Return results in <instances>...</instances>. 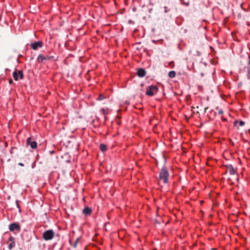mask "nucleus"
Segmentation results:
<instances>
[{
    "instance_id": "obj_1",
    "label": "nucleus",
    "mask_w": 250,
    "mask_h": 250,
    "mask_svg": "<svg viewBox=\"0 0 250 250\" xmlns=\"http://www.w3.org/2000/svg\"><path fill=\"white\" fill-rule=\"evenodd\" d=\"M55 236V232L52 229L45 231L42 234V237L46 241L52 239Z\"/></svg>"
},
{
    "instance_id": "obj_2",
    "label": "nucleus",
    "mask_w": 250,
    "mask_h": 250,
    "mask_svg": "<svg viewBox=\"0 0 250 250\" xmlns=\"http://www.w3.org/2000/svg\"><path fill=\"white\" fill-rule=\"evenodd\" d=\"M158 91V87L157 86L151 85L149 86L146 92V94L148 96H153Z\"/></svg>"
},
{
    "instance_id": "obj_3",
    "label": "nucleus",
    "mask_w": 250,
    "mask_h": 250,
    "mask_svg": "<svg viewBox=\"0 0 250 250\" xmlns=\"http://www.w3.org/2000/svg\"><path fill=\"white\" fill-rule=\"evenodd\" d=\"M13 77L15 81H18L19 80V77L21 79H22L23 78V74L21 70H19L18 71H15L13 73Z\"/></svg>"
},
{
    "instance_id": "obj_4",
    "label": "nucleus",
    "mask_w": 250,
    "mask_h": 250,
    "mask_svg": "<svg viewBox=\"0 0 250 250\" xmlns=\"http://www.w3.org/2000/svg\"><path fill=\"white\" fill-rule=\"evenodd\" d=\"M26 145L30 146L32 149H35L37 147V144L36 142L33 140L32 138L29 137L26 140Z\"/></svg>"
},
{
    "instance_id": "obj_5",
    "label": "nucleus",
    "mask_w": 250,
    "mask_h": 250,
    "mask_svg": "<svg viewBox=\"0 0 250 250\" xmlns=\"http://www.w3.org/2000/svg\"><path fill=\"white\" fill-rule=\"evenodd\" d=\"M168 173H160L159 179L163 180L164 183H167L168 181Z\"/></svg>"
},
{
    "instance_id": "obj_6",
    "label": "nucleus",
    "mask_w": 250,
    "mask_h": 250,
    "mask_svg": "<svg viewBox=\"0 0 250 250\" xmlns=\"http://www.w3.org/2000/svg\"><path fill=\"white\" fill-rule=\"evenodd\" d=\"M9 229L11 231H13L14 230H17L19 231L20 230V226L18 224L14 223L11 224L9 226Z\"/></svg>"
},
{
    "instance_id": "obj_7",
    "label": "nucleus",
    "mask_w": 250,
    "mask_h": 250,
    "mask_svg": "<svg viewBox=\"0 0 250 250\" xmlns=\"http://www.w3.org/2000/svg\"><path fill=\"white\" fill-rule=\"evenodd\" d=\"M30 45L33 49L36 50L38 48L42 47V41L36 42L31 44Z\"/></svg>"
},
{
    "instance_id": "obj_8",
    "label": "nucleus",
    "mask_w": 250,
    "mask_h": 250,
    "mask_svg": "<svg viewBox=\"0 0 250 250\" xmlns=\"http://www.w3.org/2000/svg\"><path fill=\"white\" fill-rule=\"evenodd\" d=\"M146 74V71L143 68H140L138 70L137 75L140 77H143Z\"/></svg>"
},
{
    "instance_id": "obj_9",
    "label": "nucleus",
    "mask_w": 250,
    "mask_h": 250,
    "mask_svg": "<svg viewBox=\"0 0 250 250\" xmlns=\"http://www.w3.org/2000/svg\"><path fill=\"white\" fill-rule=\"evenodd\" d=\"M91 208L88 207H85L83 210V213L85 215H90L91 213Z\"/></svg>"
},
{
    "instance_id": "obj_10",
    "label": "nucleus",
    "mask_w": 250,
    "mask_h": 250,
    "mask_svg": "<svg viewBox=\"0 0 250 250\" xmlns=\"http://www.w3.org/2000/svg\"><path fill=\"white\" fill-rule=\"evenodd\" d=\"M46 59V57L44 56L43 55L41 54H39L37 58V61L39 62H43V61L45 60Z\"/></svg>"
},
{
    "instance_id": "obj_11",
    "label": "nucleus",
    "mask_w": 250,
    "mask_h": 250,
    "mask_svg": "<svg viewBox=\"0 0 250 250\" xmlns=\"http://www.w3.org/2000/svg\"><path fill=\"white\" fill-rule=\"evenodd\" d=\"M247 76L249 80H250V55L249 56V61L247 67Z\"/></svg>"
},
{
    "instance_id": "obj_12",
    "label": "nucleus",
    "mask_w": 250,
    "mask_h": 250,
    "mask_svg": "<svg viewBox=\"0 0 250 250\" xmlns=\"http://www.w3.org/2000/svg\"><path fill=\"white\" fill-rule=\"evenodd\" d=\"M226 167V172H235V170H234L233 167L231 165H227Z\"/></svg>"
},
{
    "instance_id": "obj_13",
    "label": "nucleus",
    "mask_w": 250,
    "mask_h": 250,
    "mask_svg": "<svg viewBox=\"0 0 250 250\" xmlns=\"http://www.w3.org/2000/svg\"><path fill=\"white\" fill-rule=\"evenodd\" d=\"M100 148L101 150L103 152H104L107 149V146L105 145L104 144H101L100 145Z\"/></svg>"
},
{
    "instance_id": "obj_14",
    "label": "nucleus",
    "mask_w": 250,
    "mask_h": 250,
    "mask_svg": "<svg viewBox=\"0 0 250 250\" xmlns=\"http://www.w3.org/2000/svg\"><path fill=\"white\" fill-rule=\"evenodd\" d=\"M175 76L176 73L174 71H171L168 73V76L171 78H174Z\"/></svg>"
},
{
    "instance_id": "obj_15",
    "label": "nucleus",
    "mask_w": 250,
    "mask_h": 250,
    "mask_svg": "<svg viewBox=\"0 0 250 250\" xmlns=\"http://www.w3.org/2000/svg\"><path fill=\"white\" fill-rule=\"evenodd\" d=\"M239 123V125L240 126H243L244 124H245V122L242 121H240L239 122L236 121L234 122V125L236 126V124H238Z\"/></svg>"
},
{
    "instance_id": "obj_16",
    "label": "nucleus",
    "mask_w": 250,
    "mask_h": 250,
    "mask_svg": "<svg viewBox=\"0 0 250 250\" xmlns=\"http://www.w3.org/2000/svg\"><path fill=\"white\" fill-rule=\"evenodd\" d=\"M104 99V97L103 95H100L98 99L100 101L103 100Z\"/></svg>"
},
{
    "instance_id": "obj_17",
    "label": "nucleus",
    "mask_w": 250,
    "mask_h": 250,
    "mask_svg": "<svg viewBox=\"0 0 250 250\" xmlns=\"http://www.w3.org/2000/svg\"><path fill=\"white\" fill-rule=\"evenodd\" d=\"M101 111H102V113H103L104 115H106V114H107V111L105 109H104V108H102V109H101Z\"/></svg>"
},
{
    "instance_id": "obj_18",
    "label": "nucleus",
    "mask_w": 250,
    "mask_h": 250,
    "mask_svg": "<svg viewBox=\"0 0 250 250\" xmlns=\"http://www.w3.org/2000/svg\"><path fill=\"white\" fill-rule=\"evenodd\" d=\"M167 171H168V169L167 168L163 167V169H162V171L161 172H167Z\"/></svg>"
},
{
    "instance_id": "obj_19",
    "label": "nucleus",
    "mask_w": 250,
    "mask_h": 250,
    "mask_svg": "<svg viewBox=\"0 0 250 250\" xmlns=\"http://www.w3.org/2000/svg\"><path fill=\"white\" fill-rule=\"evenodd\" d=\"M78 241H79V239H78V238H77V239H76V240L75 241V243H74V245H73L74 248H76V247L77 244V243H78Z\"/></svg>"
},
{
    "instance_id": "obj_20",
    "label": "nucleus",
    "mask_w": 250,
    "mask_h": 250,
    "mask_svg": "<svg viewBox=\"0 0 250 250\" xmlns=\"http://www.w3.org/2000/svg\"><path fill=\"white\" fill-rule=\"evenodd\" d=\"M13 243L10 244L8 246V248L9 249H11L13 248Z\"/></svg>"
},
{
    "instance_id": "obj_21",
    "label": "nucleus",
    "mask_w": 250,
    "mask_h": 250,
    "mask_svg": "<svg viewBox=\"0 0 250 250\" xmlns=\"http://www.w3.org/2000/svg\"><path fill=\"white\" fill-rule=\"evenodd\" d=\"M46 58V60H51V59H52L53 58V57H52V56H48V57H47Z\"/></svg>"
},
{
    "instance_id": "obj_22",
    "label": "nucleus",
    "mask_w": 250,
    "mask_h": 250,
    "mask_svg": "<svg viewBox=\"0 0 250 250\" xmlns=\"http://www.w3.org/2000/svg\"><path fill=\"white\" fill-rule=\"evenodd\" d=\"M223 113V111L222 109L219 110L218 111V114L221 115Z\"/></svg>"
},
{
    "instance_id": "obj_23",
    "label": "nucleus",
    "mask_w": 250,
    "mask_h": 250,
    "mask_svg": "<svg viewBox=\"0 0 250 250\" xmlns=\"http://www.w3.org/2000/svg\"><path fill=\"white\" fill-rule=\"evenodd\" d=\"M12 82H13V81H12V79H10L9 81V83H12Z\"/></svg>"
},
{
    "instance_id": "obj_24",
    "label": "nucleus",
    "mask_w": 250,
    "mask_h": 250,
    "mask_svg": "<svg viewBox=\"0 0 250 250\" xmlns=\"http://www.w3.org/2000/svg\"><path fill=\"white\" fill-rule=\"evenodd\" d=\"M19 166H23V164L22 163H19L18 164Z\"/></svg>"
},
{
    "instance_id": "obj_25",
    "label": "nucleus",
    "mask_w": 250,
    "mask_h": 250,
    "mask_svg": "<svg viewBox=\"0 0 250 250\" xmlns=\"http://www.w3.org/2000/svg\"><path fill=\"white\" fill-rule=\"evenodd\" d=\"M208 107H206V108H205V111H206V110L208 109Z\"/></svg>"
},
{
    "instance_id": "obj_26",
    "label": "nucleus",
    "mask_w": 250,
    "mask_h": 250,
    "mask_svg": "<svg viewBox=\"0 0 250 250\" xmlns=\"http://www.w3.org/2000/svg\"><path fill=\"white\" fill-rule=\"evenodd\" d=\"M70 161V160H68L66 161V162H69Z\"/></svg>"
},
{
    "instance_id": "obj_27",
    "label": "nucleus",
    "mask_w": 250,
    "mask_h": 250,
    "mask_svg": "<svg viewBox=\"0 0 250 250\" xmlns=\"http://www.w3.org/2000/svg\"><path fill=\"white\" fill-rule=\"evenodd\" d=\"M231 174H235L234 172H233V173H230Z\"/></svg>"
}]
</instances>
